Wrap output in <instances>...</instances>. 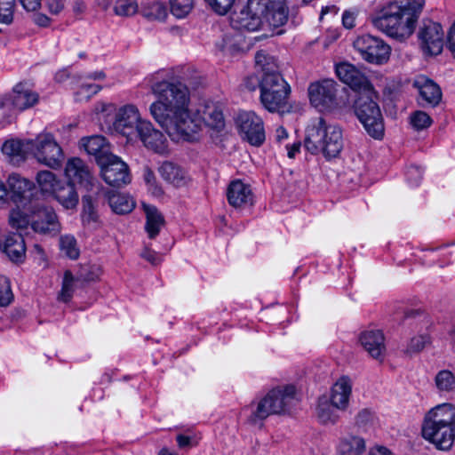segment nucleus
Here are the masks:
<instances>
[{
    "label": "nucleus",
    "instance_id": "1",
    "mask_svg": "<svg viewBox=\"0 0 455 455\" xmlns=\"http://www.w3.org/2000/svg\"><path fill=\"white\" fill-rule=\"evenodd\" d=\"M157 100L151 104L150 113L173 140H189L198 124L188 111L189 92L180 82L161 81L152 84Z\"/></svg>",
    "mask_w": 455,
    "mask_h": 455
},
{
    "label": "nucleus",
    "instance_id": "2",
    "mask_svg": "<svg viewBox=\"0 0 455 455\" xmlns=\"http://www.w3.org/2000/svg\"><path fill=\"white\" fill-rule=\"evenodd\" d=\"M421 0H394L372 18L373 26L390 37L403 40L414 31L421 12Z\"/></svg>",
    "mask_w": 455,
    "mask_h": 455
},
{
    "label": "nucleus",
    "instance_id": "3",
    "mask_svg": "<svg viewBox=\"0 0 455 455\" xmlns=\"http://www.w3.org/2000/svg\"><path fill=\"white\" fill-rule=\"evenodd\" d=\"M255 62L260 69L259 100L269 112H278L284 108L291 93L290 85L281 76L274 57L259 51L255 55Z\"/></svg>",
    "mask_w": 455,
    "mask_h": 455
},
{
    "label": "nucleus",
    "instance_id": "4",
    "mask_svg": "<svg viewBox=\"0 0 455 455\" xmlns=\"http://www.w3.org/2000/svg\"><path fill=\"white\" fill-rule=\"evenodd\" d=\"M345 147L342 128L322 116L313 118L305 130L304 148L326 160L338 158Z\"/></svg>",
    "mask_w": 455,
    "mask_h": 455
},
{
    "label": "nucleus",
    "instance_id": "5",
    "mask_svg": "<svg viewBox=\"0 0 455 455\" xmlns=\"http://www.w3.org/2000/svg\"><path fill=\"white\" fill-rule=\"evenodd\" d=\"M9 224L17 231L26 232L31 228L35 233L49 236H55L61 230L54 209L36 202H30L22 210H12L9 215Z\"/></svg>",
    "mask_w": 455,
    "mask_h": 455
},
{
    "label": "nucleus",
    "instance_id": "6",
    "mask_svg": "<svg viewBox=\"0 0 455 455\" xmlns=\"http://www.w3.org/2000/svg\"><path fill=\"white\" fill-rule=\"evenodd\" d=\"M422 435L438 449L449 450L455 439V406L442 403L431 409L425 416Z\"/></svg>",
    "mask_w": 455,
    "mask_h": 455
},
{
    "label": "nucleus",
    "instance_id": "7",
    "mask_svg": "<svg viewBox=\"0 0 455 455\" xmlns=\"http://www.w3.org/2000/svg\"><path fill=\"white\" fill-rule=\"evenodd\" d=\"M377 98L373 87L370 88L369 91L358 94L354 103V110L367 133L376 140H380L384 136L385 129Z\"/></svg>",
    "mask_w": 455,
    "mask_h": 455
},
{
    "label": "nucleus",
    "instance_id": "8",
    "mask_svg": "<svg viewBox=\"0 0 455 455\" xmlns=\"http://www.w3.org/2000/svg\"><path fill=\"white\" fill-rule=\"evenodd\" d=\"M296 396V387L293 385L277 387L258 403L253 416L258 419H264L271 414L286 411L293 403Z\"/></svg>",
    "mask_w": 455,
    "mask_h": 455
},
{
    "label": "nucleus",
    "instance_id": "9",
    "mask_svg": "<svg viewBox=\"0 0 455 455\" xmlns=\"http://www.w3.org/2000/svg\"><path fill=\"white\" fill-rule=\"evenodd\" d=\"M33 188V182L18 173L9 175L7 186L0 180V207H4L9 199L17 205L27 207L30 203Z\"/></svg>",
    "mask_w": 455,
    "mask_h": 455
},
{
    "label": "nucleus",
    "instance_id": "10",
    "mask_svg": "<svg viewBox=\"0 0 455 455\" xmlns=\"http://www.w3.org/2000/svg\"><path fill=\"white\" fill-rule=\"evenodd\" d=\"M30 151L38 163L54 170L59 169L64 160L61 148L50 133L39 134L31 140Z\"/></svg>",
    "mask_w": 455,
    "mask_h": 455
},
{
    "label": "nucleus",
    "instance_id": "11",
    "mask_svg": "<svg viewBox=\"0 0 455 455\" xmlns=\"http://www.w3.org/2000/svg\"><path fill=\"white\" fill-rule=\"evenodd\" d=\"M339 84L332 79H323L308 86L310 104L318 111H332L339 107Z\"/></svg>",
    "mask_w": 455,
    "mask_h": 455
},
{
    "label": "nucleus",
    "instance_id": "12",
    "mask_svg": "<svg viewBox=\"0 0 455 455\" xmlns=\"http://www.w3.org/2000/svg\"><path fill=\"white\" fill-rule=\"evenodd\" d=\"M284 0H248L247 9L232 16L233 24L240 29L257 30L260 26L259 12H266L272 6H276Z\"/></svg>",
    "mask_w": 455,
    "mask_h": 455
},
{
    "label": "nucleus",
    "instance_id": "13",
    "mask_svg": "<svg viewBox=\"0 0 455 455\" xmlns=\"http://www.w3.org/2000/svg\"><path fill=\"white\" fill-rule=\"evenodd\" d=\"M102 179L112 187L120 188L131 182L128 165L117 156H102L99 159Z\"/></svg>",
    "mask_w": 455,
    "mask_h": 455
},
{
    "label": "nucleus",
    "instance_id": "14",
    "mask_svg": "<svg viewBox=\"0 0 455 455\" xmlns=\"http://www.w3.org/2000/svg\"><path fill=\"white\" fill-rule=\"evenodd\" d=\"M355 49L369 63L382 64L389 59L390 47L383 40L363 35L354 41Z\"/></svg>",
    "mask_w": 455,
    "mask_h": 455
},
{
    "label": "nucleus",
    "instance_id": "15",
    "mask_svg": "<svg viewBox=\"0 0 455 455\" xmlns=\"http://www.w3.org/2000/svg\"><path fill=\"white\" fill-rule=\"evenodd\" d=\"M235 124L243 139L251 145L259 147L266 140L264 123L253 111H241L237 114Z\"/></svg>",
    "mask_w": 455,
    "mask_h": 455
},
{
    "label": "nucleus",
    "instance_id": "16",
    "mask_svg": "<svg viewBox=\"0 0 455 455\" xmlns=\"http://www.w3.org/2000/svg\"><path fill=\"white\" fill-rule=\"evenodd\" d=\"M191 119L196 120L198 127L193 133V137L185 141H193L196 140L197 132L203 126L216 132H221L225 127V119L223 111L220 106L215 102H206L201 105L194 115H191Z\"/></svg>",
    "mask_w": 455,
    "mask_h": 455
},
{
    "label": "nucleus",
    "instance_id": "17",
    "mask_svg": "<svg viewBox=\"0 0 455 455\" xmlns=\"http://www.w3.org/2000/svg\"><path fill=\"white\" fill-rule=\"evenodd\" d=\"M418 38L425 54L437 55L442 52L444 32L440 23L424 20L419 28Z\"/></svg>",
    "mask_w": 455,
    "mask_h": 455
},
{
    "label": "nucleus",
    "instance_id": "18",
    "mask_svg": "<svg viewBox=\"0 0 455 455\" xmlns=\"http://www.w3.org/2000/svg\"><path fill=\"white\" fill-rule=\"evenodd\" d=\"M39 100V95L28 84L20 83L12 91L0 99V108L23 111L34 107Z\"/></svg>",
    "mask_w": 455,
    "mask_h": 455
},
{
    "label": "nucleus",
    "instance_id": "19",
    "mask_svg": "<svg viewBox=\"0 0 455 455\" xmlns=\"http://www.w3.org/2000/svg\"><path fill=\"white\" fill-rule=\"evenodd\" d=\"M145 121L141 118L138 108L128 104L118 109L113 126L116 132L126 137L128 140H133L140 124Z\"/></svg>",
    "mask_w": 455,
    "mask_h": 455
},
{
    "label": "nucleus",
    "instance_id": "20",
    "mask_svg": "<svg viewBox=\"0 0 455 455\" xmlns=\"http://www.w3.org/2000/svg\"><path fill=\"white\" fill-rule=\"evenodd\" d=\"M64 174L69 183L79 185L86 191H92L98 188V181L92 173L89 166L80 158L72 157L68 160Z\"/></svg>",
    "mask_w": 455,
    "mask_h": 455
},
{
    "label": "nucleus",
    "instance_id": "21",
    "mask_svg": "<svg viewBox=\"0 0 455 455\" xmlns=\"http://www.w3.org/2000/svg\"><path fill=\"white\" fill-rule=\"evenodd\" d=\"M335 72L340 81L347 84L358 94L369 91L372 87L366 76L350 63L337 64Z\"/></svg>",
    "mask_w": 455,
    "mask_h": 455
},
{
    "label": "nucleus",
    "instance_id": "22",
    "mask_svg": "<svg viewBox=\"0 0 455 455\" xmlns=\"http://www.w3.org/2000/svg\"><path fill=\"white\" fill-rule=\"evenodd\" d=\"M139 139L142 144L149 150L157 154H164L167 150V143L164 135L156 130L149 121L140 124L137 130L134 140Z\"/></svg>",
    "mask_w": 455,
    "mask_h": 455
},
{
    "label": "nucleus",
    "instance_id": "23",
    "mask_svg": "<svg viewBox=\"0 0 455 455\" xmlns=\"http://www.w3.org/2000/svg\"><path fill=\"white\" fill-rule=\"evenodd\" d=\"M413 87L419 92L418 102L422 107H435L442 100V92L437 84L425 76H419L413 81Z\"/></svg>",
    "mask_w": 455,
    "mask_h": 455
},
{
    "label": "nucleus",
    "instance_id": "24",
    "mask_svg": "<svg viewBox=\"0 0 455 455\" xmlns=\"http://www.w3.org/2000/svg\"><path fill=\"white\" fill-rule=\"evenodd\" d=\"M226 194L228 204L234 208L250 206L253 203L251 187L240 180L231 181Z\"/></svg>",
    "mask_w": 455,
    "mask_h": 455
},
{
    "label": "nucleus",
    "instance_id": "25",
    "mask_svg": "<svg viewBox=\"0 0 455 455\" xmlns=\"http://www.w3.org/2000/svg\"><path fill=\"white\" fill-rule=\"evenodd\" d=\"M360 344L376 360H383L386 353L385 338L379 330H369L361 333Z\"/></svg>",
    "mask_w": 455,
    "mask_h": 455
},
{
    "label": "nucleus",
    "instance_id": "26",
    "mask_svg": "<svg viewBox=\"0 0 455 455\" xmlns=\"http://www.w3.org/2000/svg\"><path fill=\"white\" fill-rule=\"evenodd\" d=\"M352 394V381L347 376L340 377L331 387L330 401L339 411H346Z\"/></svg>",
    "mask_w": 455,
    "mask_h": 455
},
{
    "label": "nucleus",
    "instance_id": "27",
    "mask_svg": "<svg viewBox=\"0 0 455 455\" xmlns=\"http://www.w3.org/2000/svg\"><path fill=\"white\" fill-rule=\"evenodd\" d=\"M3 251L12 261H22L26 253V245L22 232L18 231V233H10L7 235L3 244Z\"/></svg>",
    "mask_w": 455,
    "mask_h": 455
},
{
    "label": "nucleus",
    "instance_id": "28",
    "mask_svg": "<svg viewBox=\"0 0 455 455\" xmlns=\"http://www.w3.org/2000/svg\"><path fill=\"white\" fill-rule=\"evenodd\" d=\"M51 196L67 210L76 208L79 202L75 186L68 181L61 180Z\"/></svg>",
    "mask_w": 455,
    "mask_h": 455
},
{
    "label": "nucleus",
    "instance_id": "29",
    "mask_svg": "<svg viewBox=\"0 0 455 455\" xmlns=\"http://www.w3.org/2000/svg\"><path fill=\"white\" fill-rule=\"evenodd\" d=\"M30 147L31 141L24 143L19 140H8L3 144L2 152L8 157L11 163L19 164L26 159Z\"/></svg>",
    "mask_w": 455,
    "mask_h": 455
},
{
    "label": "nucleus",
    "instance_id": "30",
    "mask_svg": "<svg viewBox=\"0 0 455 455\" xmlns=\"http://www.w3.org/2000/svg\"><path fill=\"white\" fill-rule=\"evenodd\" d=\"M159 173L166 182L177 188L185 186L188 181L187 172L171 162L164 163L159 168Z\"/></svg>",
    "mask_w": 455,
    "mask_h": 455
},
{
    "label": "nucleus",
    "instance_id": "31",
    "mask_svg": "<svg viewBox=\"0 0 455 455\" xmlns=\"http://www.w3.org/2000/svg\"><path fill=\"white\" fill-rule=\"evenodd\" d=\"M142 206L146 214V232L150 239H154L164 226V216L154 205L143 204Z\"/></svg>",
    "mask_w": 455,
    "mask_h": 455
},
{
    "label": "nucleus",
    "instance_id": "32",
    "mask_svg": "<svg viewBox=\"0 0 455 455\" xmlns=\"http://www.w3.org/2000/svg\"><path fill=\"white\" fill-rule=\"evenodd\" d=\"M366 449L363 437L355 435H347L339 439L337 445L338 455H361Z\"/></svg>",
    "mask_w": 455,
    "mask_h": 455
},
{
    "label": "nucleus",
    "instance_id": "33",
    "mask_svg": "<svg viewBox=\"0 0 455 455\" xmlns=\"http://www.w3.org/2000/svg\"><path fill=\"white\" fill-rule=\"evenodd\" d=\"M80 147L84 148L89 155L94 156L97 164L100 156L112 155L105 138L100 135L83 138L80 140Z\"/></svg>",
    "mask_w": 455,
    "mask_h": 455
},
{
    "label": "nucleus",
    "instance_id": "34",
    "mask_svg": "<svg viewBox=\"0 0 455 455\" xmlns=\"http://www.w3.org/2000/svg\"><path fill=\"white\" fill-rule=\"evenodd\" d=\"M106 197L112 211L116 214L129 213L135 207V202L129 195L108 192Z\"/></svg>",
    "mask_w": 455,
    "mask_h": 455
},
{
    "label": "nucleus",
    "instance_id": "35",
    "mask_svg": "<svg viewBox=\"0 0 455 455\" xmlns=\"http://www.w3.org/2000/svg\"><path fill=\"white\" fill-rule=\"evenodd\" d=\"M259 17L260 20L262 17L266 19L267 23L274 28L284 25L288 20V9L285 1L276 6H272L266 12H259Z\"/></svg>",
    "mask_w": 455,
    "mask_h": 455
},
{
    "label": "nucleus",
    "instance_id": "36",
    "mask_svg": "<svg viewBox=\"0 0 455 455\" xmlns=\"http://www.w3.org/2000/svg\"><path fill=\"white\" fill-rule=\"evenodd\" d=\"M337 411L338 410L328 398H319L316 408V417L322 424H335L339 419Z\"/></svg>",
    "mask_w": 455,
    "mask_h": 455
},
{
    "label": "nucleus",
    "instance_id": "37",
    "mask_svg": "<svg viewBox=\"0 0 455 455\" xmlns=\"http://www.w3.org/2000/svg\"><path fill=\"white\" fill-rule=\"evenodd\" d=\"M36 183L42 194L51 196L61 180L50 171H40L37 172Z\"/></svg>",
    "mask_w": 455,
    "mask_h": 455
},
{
    "label": "nucleus",
    "instance_id": "38",
    "mask_svg": "<svg viewBox=\"0 0 455 455\" xmlns=\"http://www.w3.org/2000/svg\"><path fill=\"white\" fill-rule=\"evenodd\" d=\"M435 384L439 393L448 394L455 391V376L449 370H442L435 377Z\"/></svg>",
    "mask_w": 455,
    "mask_h": 455
},
{
    "label": "nucleus",
    "instance_id": "39",
    "mask_svg": "<svg viewBox=\"0 0 455 455\" xmlns=\"http://www.w3.org/2000/svg\"><path fill=\"white\" fill-rule=\"evenodd\" d=\"M76 280L71 271L66 270L62 280L61 290L58 296L59 300L64 303L69 302L76 289Z\"/></svg>",
    "mask_w": 455,
    "mask_h": 455
},
{
    "label": "nucleus",
    "instance_id": "40",
    "mask_svg": "<svg viewBox=\"0 0 455 455\" xmlns=\"http://www.w3.org/2000/svg\"><path fill=\"white\" fill-rule=\"evenodd\" d=\"M60 251L71 259H76L79 256V249L76 240L74 236L66 235L60 238Z\"/></svg>",
    "mask_w": 455,
    "mask_h": 455
},
{
    "label": "nucleus",
    "instance_id": "41",
    "mask_svg": "<svg viewBox=\"0 0 455 455\" xmlns=\"http://www.w3.org/2000/svg\"><path fill=\"white\" fill-rule=\"evenodd\" d=\"M433 123L432 118L424 111L417 110L411 114L410 124L416 131H422L428 128Z\"/></svg>",
    "mask_w": 455,
    "mask_h": 455
},
{
    "label": "nucleus",
    "instance_id": "42",
    "mask_svg": "<svg viewBox=\"0 0 455 455\" xmlns=\"http://www.w3.org/2000/svg\"><path fill=\"white\" fill-rule=\"evenodd\" d=\"M143 15L150 20H163L167 16L166 6L160 2L149 4L143 9Z\"/></svg>",
    "mask_w": 455,
    "mask_h": 455
},
{
    "label": "nucleus",
    "instance_id": "43",
    "mask_svg": "<svg viewBox=\"0 0 455 455\" xmlns=\"http://www.w3.org/2000/svg\"><path fill=\"white\" fill-rule=\"evenodd\" d=\"M139 5L136 0H116L115 12L119 16H132L137 13Z\"/></svg>",
    "mask_w": 455,
    "mask_h": 455
},
{
    "label": "nucleus",
    "instance_id": "44",
    "mask_svg": "<svg viewBox=\"0 0 455 455\" xmlns=\"http://www.w3.org/2000/svg\"><path fill=\"white\" fill-rule=\"evenodd\" d=\"M101 89V86L96 84L83 83L75 92V100L76 101L88 100L92 96L95 95Z\"/></svg>",
    "mask_w": 455,
    "mask_h": 455
},
{
    "label": "nucleus",
    "instance_id": "45",
    "mask_svg": "<svg viewBox=\"0 0 455 455\" xmlns=\"http://www.w3.org/2000/svg\"><path fill=\"white\" fill-rule=\"evenodd\" d=\"M193 7V0H172L171 12L179 19L186 17Z\"/></svg>",
    "mask_w": 455,
    "mask_h": 455
},
{
    "label": "nucleus",
    "instance_id": "46",
    "mask_svg": "<svg viewBox=\"0 0 455 455\" xmlns=\"http://www.w3.org/2000/svg\"><path fill=\"white\" fill-rule=\"evenodd\" d=\"M431 341V339L428 334H419L414 336L411 339L410 342L407 345L406 353L414 354L419 353L424 347L428 345Z\"/></svg>",
    "mask_w": 455,
    "mask_h": 455
},
{
    "label": "nucleus",
    "instance_id": "47",
    "mask_svg": "<svg viewBox=\"0 0 455 455\" xmlns=\"http://www.w3.org/2000/svg\"><path fill=\"white\" fill-rule=\"evenodd\" d=\"M143 179L148 187V190L155 196H160L163 194L162 188L158 186L155 173L148 167L143 170Z\"/></svg>",
    "mask_w": 455,
    "mask_h": 455
},
{
    "label": "nucleus",
    "instance_id": "48",
    "mask_svg": "<svg viewBox=\"0 0 455 455\" xmlns=\"http://www.w3.org/2000/svg\"><path fill=\"white\" fill-rule=\"evenodd\" d=\"M15 0H0V22L10 24L13 20Z\"/></svg>",
    "mask_w": 455,
    "mask_h": 455
},
{
    "label": "nucleus",
    "instance_id": "49",
    "mask_svg": "<svg viewBox=\"0 0 455 455\" xmlns=\"http://www.w3.org/2000/svg\"><path fill=\"white\" fill-rule=\"evenodd\" d=\"M12 299L9 279L0 275V306H7Z\"/></svg>",
    "mask_w": 455,
    "mask_h": 455
},
{
    "label": "nucleus",
    "instance_id": "50",
    "mask_svg": "<svg viewBox=\"0 0 455 455\" xmlns=\"http://www.w3.org/2000/svg\"><path fill=\"white\" fill-rule=\"evenodd\" d=\"M218 14H226L232 7L235 0H204Z\"/></svg>",
    "mask_w": 455,
    "mask_h": 455
},
{
    "label": "nucleus",
    "instance_id": "51",
    "mask_svg": "<svg viewBox=\"0 0 455 455\" xmlns=\"http://www.w3.org/2000/svg\"><path fill=\"white\" fill-rule=\"evenodd\" d=\"M82 203H83V212H84V218H86L88 221L89 220L96 221L97 214L94 210V205H93L92 196H90V195L84 196L82 198Z\"/></svg>",
    "mask_w": 455,
    "mask_h": 455
},
{
    "label": "nucleus",
    "instance_id": "52",
    "mask_svg": "<svg viewBox=\"0 0 455 455\" xmlns=\"http://www.w3.org/2000/svg\"><path fill=\"white\" fill-rule=\"evenodd\" d=\"M423 171L419 166H411L406 172V178L411 186H418L422 180Z\"/></svg>",
    "mask_w": 455,
    "mask_h": 455
},
{
    "label": "nucleus",
    "instance_id": "53",
    "mask_svg": "<svg viewBox=\"0 0 455 455\" xmlns=\"http://www.w3.org/2000/svg\"><path fill=\"white\" fill-rule=\"evenodd\" d=\"M141 258L148 261L150 264L156 266L161 263L163 257L160 253L151 250L148 247H145L140 253Z\"/></svg>",
    "mask_w": 455,
    "mask_h": 455
},
{
    "label": "nucleus",
    "instance_id": "54",
    "mask_svg": "<svg viewBox=\"0 0 455 455\" xmlns=\"http://www.w3.org/2000/svg\"><path fill=\"white\" fill-rule=\"evenodd\" d=\"M372 418H373V415H372L371 411L367 409H364L358 412L355 420L358 425H365Z\"/></svg>",
    "mask_w": 455,
    "mask_h": 455
},
{
    "label": "nucleus",
    "instance_id": "55",
    "mask_svg": "<svg viewBox=\"0 0 455 455\" xmlns=\"http://www.w3.org/2000/svg\"><path fill=\"white\" fill-rule=\"evenodd\" d=\"M46 4L49 11L53 14L60 13L64 8L62 0H46Z\"/></svg>",
    "mask_w": 455,
    "mask_h": 455
},
{
    "label": "nucleus",
    "instance_id": "56",
    "mask_svg": "<svg viewBox=\"0 0 455 455\" xmlns=\"http://www.w3.org/2000/svg\"><path fill=\"white\" fill-rule=\"evenodd\" d=\"M260 77L257 76H250L244 80V86L249 91H255L258 87L259 88Z\"/></svg>",
    "mask_w": 455,
    "mask_h": 455
},
{
    "label": "nucleus",
    "instance_id": "57",
    "mask_svg": "<svg viewBox=\"0 0 455 455\" xmlns=\"http://www.w3.org/2000/svg\"><path fill=\"white\" fill-rule=\"evenodd\" d=\"M355 14L352 12L346 11L342 15V23L345 28H352L355 27Z\"/></svg>",
    "mask_w": 455,
    "mask_h": 455
},
{
    "label": "nucleus",
    "instance_id": "58",
    "mask_svg": "<svg viewBox=\"0 0 455 455\" xmlns=\"http://www.w3.org/2000/svg\"><path fill=\"white\" fill-rule=\"evenodd\" d=\"M20 2L28 12H35L41 6V0H20Z\"/></svg>",
    "mask_w": 455,
    "mask_h": 455
},
{
    "label": "nucleus",
    "instance_id": "59",
    "mask_svg": "<svg viewBox=\"0 0 455 455\" xmlns=\"http://www.w3.org/2000/svg\"><path fill=\"white\" fill-rule=\"evenodd\" d=\"M447 44L453 56H455V21L448 32Z\"/></svg>",
    "mask_w": 455,
    "mask_h": 455
},
{
    "label": "nucleus",
    "instance_id": "60",
    "mask_svg": "<svg viewBox=\"0 0 455 455\" xmlns=\"http://www.w3.org/2000/svg\"><path fill=\"white\" fill-rule=\"evenodd\" d=\"M368 455H394V453L385 446H374L370 449Z\"/></svg>",
    "mask_w": 455,
    "mask_h": 455
},
{
    "label": "nucleus",
    "instance_id": "61",
    "mask_svg": "<svg viewBox=\"0 0 455 455\" xmlns=\"http://www.w3.org/2000/svg\"><path fill=\"white\" fill-rule=\"evenodd\" d=\"M287 138H288L287 131L283 126H279L275 130V140L278 142H282L283 140H286Z\"/></svg>",
    "mask_w": 455,
    "mask_h": 455
},
{
    "label": "nucleus",
    "instance_id": "62",
    "mask_svg": "<svg viewBox=\"0 0 455 455\" xmlns=\"http://www.w3.org/2000/svg\"><path fill=\"white\" fill-rule=\"evenodd\" d=\"M35 22L41 27H46L49 25L50 20L44 14H38L35 17Z\"/></svg>",
    "mask_w": 455,
    "mask_h": 455
},
{
    "label": "nucleus",
    "instance_id": "63",
    "mask_svg": "<svg viewBox=\"0 0 455 455\" xmlns=\"http://www.w3.org/2000/svg\"><path fill=\"white\" fill-rule=\"evenodd\" d=\"M299 148H300V143H294L291 146L287 145L286 148L288 151V153H287L288 156L290 158H293L295 156V155L299 151Z\"/></svg>",
    "mask_w": 455,
    "mask_h": 455
},
{
    "label": "nucleus",
    "instance_id": "64",
    "mask_svg": "<svg viewBox=\"0 0 455 455\" xmlns=\"http://www.w3.org/2000/svg\"><path fill=\"white\" fill-rule=\"evenodd\" d=\"M113 108H114V106L112 104H107V103L101 102L96 106L95 110L97 111V113H104V112L111 111V110H113Z\"/></svg>",
    "mask_w": 455,
    "mask_h": 455
}]
</instances>
